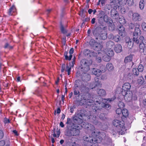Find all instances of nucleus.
I'll return each instance as SVG.
<instances>
[{
	"label": "nucleus",
	"instance_id": "obj_32",
	"mask_svg": "<svg viewBox=\"0 0 146 146\" xmlns=\"http://www.w3.org/2000/svg\"><path fill=\"white\" fill-rule=\"evenodd\" d=\"M131 0H119V4H121V5H125L127 2H128L129 3L130 1H131Z\"/></svg>",
	"mask_w": 146,
	"mask_h": 146
},
{
	"label": "nucleus",
	"instance_id": "obj_57",
	"mask_svg": "<svg viewBox=\"0 0 146 146\" xmlns=\"http://www.w3.org/2000/svg\"><path fill=\"white\" fill-rule=\"evenodd\" d=\"M134 27V25L133 24H131L129 25V28L130 29H133Z\"/></svg>",
	"mask_w": 146,
	"mask_h": 146
},
{
	"label": "nucleus",
	"instance_id": "obj_61",
	"mask_svg": "<svg viewBox=\"0 0 146 146\" xmlns=\"http://www.w3.org/2000/svg\"><path fill=\"white\" fill-rule=\"evenodd\" d=\"M65 99V96L64 95H62L61 96V100L63 102H64V100Z\"/></svg>",
	"mask_w": 146,
	"mask_h": 146
},
{
	"label": "nucleus",
	"instance_id": "obj_36",
	"mask_svg": "<svg viewBox=\"0 0 146 146\" xmlns=\"http://www.w3.org/2000/svg\"><path fill=\"white\" fill-rule=\"evenodd\" d=\"M144 1L143 0H141L139 2V6L141 9H143L144 7Z\"/></svg>",
	"mask_w": 146,
	"mask_h": 146
},
{
	"label": "nucleus",
	"instance_id": "obj_20",
	"mask_svg": "<svg viewBox=\"0 0 146 146\" xmlns=\"http://www.w3.org/2000/svg\"><path fill=\"white\" fill-rule=\"evenodd\" d=\"M146 44V42L145 43L143 42L140 43L139 45V47L140 49L142 50L143 53H145V51L146 50V46L145 45Z\"/></svg>",
	"mask_w": 146,
	"mask_h": 146
},
{
	"label": "nucleus",
	"instance_id": "obj_42",
	"mask_svg": "<svg viewBox=\"0 0 146 146\" xmlns=\"http://www.w3.org/2000/svg\"><path fill=\"white\" fill-rule=\"evenodd\" d=\"M113 44V42L111 41H109L106 43V45L109 48H111V46Z\"/></svg>",
	"mask_w": 146,
	"mask_h": 146
},
{
	"label": "nucleus",
	"instance_id": "obj_58",
	"mask_svg": "<svg viewBox=\"0 0 146 146\" xmlns=\"http://www.w3.org/2000/svg\"><path fill=\"white\" fill-rule=\"evenodd\" d=\"M4 134L3 131L1 130H0V137H3Z\"/></svg>",
	"mask_w": 146,
	"mask_h": 146
},
{
	"label": "nucleus",
	"instance_id": "obj_52",
	"mask_svg": "<svg viewBox=\"0 0 146 146\" xmlns=\"http://www.w3.org/2000/svg\"><path fill=\"white\" fill-rule=\"evenodd\" d=\"M103 19L104 21L107 22L108 21V17L107 15H104L103 17Z\"/></svg>",
	"mask_w": 146,
	"mask_h": 146
},
{
	"label": "nucleus",
	"instance_id": "obj_9",
	"mask_svg": "<svg viewBox=\"0 0 146 146\" xmlns=\"http://www.w3.org/2000/svg\"><path fill=\"white\" fill-rule=\"evenodd\" d=\"M99 76H96L94 78V84H93L92 87L91 88L93 89L94 88L97 87L98 88H101L102 86V84L99 81Z\"/></svg>",
	"mask_w": 146,
	"mask_h": 146
},
{
	"label": "nucleus",
	"instance_id": "obj_28",
	"mask_svg": "<svg viewBox=\"0 0 146 146\" xmlns=\"http://www.w3.org/2000/svg\"><path fill=\"white\" fill-rule=\"evenodd\" d=\"M125 20L123 16H119V23L122 25L125 24Z\"/></svg>",
	"mask_w": 146,
	"mask_h": 146
},
{
	"label": "nucleus",
	"instance_id": "obj_11",
	"mask_svg": "<svg viewBox=\"0 0 146 146\" xmlns=\"http://www.w3.org/2000/svg\"><path fill=\"white\" fill-rule=\"evenodd\" d=\"M125 130L124 121H119V134H120L121 135L124 134L125 133L124 131Z\"/></svg>",
	"mask_w": 146,
	"mask_h": 146
},
{
	"label": "nucleus",
	"instance_id": "obj_41",
	"mask_svg": "<svg viewBox=\"0 0 146 146\" xmlns=\"http://www.w3.org/2000/svg\"><path fill=\"white\" fill-rule=\"evenodd\" d=\"M91 53L90 51L88 49H85L84 52V54L85 56H88Z\"/></svg>",
	"mask_w": 146,
	"mask_h": 146
},
{
	"label": "nucleus",
	"instance_id": "obj_63",
	"mask_svg": "<svg viewBox=\"0 0 146 146\" xmlns=\"http://www.w3.org/2000/svg\"><path fill=\"white\" fill-rule=\"evenodd\" d=\"M72 146H80L79 144L76 143L75 142H74L72 143Z\"/></svg>",
	"mask_w": 146,
	"mask_h": 146
},
{
	"label": "nucleus",
	"instance_id": "obj_54",
	"mask_svg": "<svg viewBox=\"0 0 146 146\" xmlns=\"http://www.w3.org/2000/svg\"><path fill=\"white\" fill-rule=\"evenodd\" d=\"M4 122L5 124L10 123V121L9 119H8L7 118L5 117L4 118Z\"/></svg>",
	"mask_w": 146,
	"mask_h": 146
},
{
	"label": "nucleus",
	"instance_id": "obj_37",
	"mask_svg": "<svg viewBox=\"0 0 146 146\" xmlns=\"http://www.w3.org/2000/svg\"><path fill=\"white\" fill-rule=\"evenodd\" d=\"M139 70L137 68H133L132 70L133 73V74L136 76H138L139 74Z\"/></svg>",
	"mask_w": 146,
	"mask_h": 146
},
{
	"label": "nucleus",
	"instance_id": "obj_5",
	"mask_svg": "<svg viewBox=\"0 0 146 146\" xmlns=\"http://www.w3.org/2000/svg\"><path fill=\"white\" fill-rule=\"evenodd\" d=\"M85 59H82L80 62V65L78 66V69H80L84 74L90 70V66L87 62Z\"/></svg>",
	"mask_w": 146,
	"mask_h": 146
},
{
	"label": "nucleus",
	"instance_id": "obj_12",
	"mask_svg": "<svg viewBox=\"0 0 146 146\" xmlns=\"http://www.w3.org/2000/svg\"><path fill=\"white\" fill-rule=\"evenodd\" d=\"M74 52V49L73 48H71L70 50L69 53L70 55L68 57V52L67 51H65L64 52V55L65 57V59L66 60H70L72 57V54Z\"/></svg>",
	"mask_w": 146,
	"mask_h": 146
},
{
	"label": "nucleus",
	"instance_id": "obj_19",
	"mask_svg": "<svg viewBox=\"0 0 146 146\" xmlns=\"http://www.w3.org/2000/svg\"><path fill=\"white\" fill-rule=\"evenodd\" d=\"M60 29L61 33L63 34H65L67 33V30L64 27L62 22L60 23Z\"/></svg>",
	"mask_w": 146,
	"mask_h": 146
},
{
	"label": "nucleus",
	"instance_id": "obj_62",
	"mask_svg": "<svg viewBox=\"0 0 146 146\" xmlns=\"http://www.w3.org/2000/svg\"><path fill=\"white\" fill-rule=\"evenodd\" d=\"M80 75V71H78L76 73V76L77 77H79Z\"/></svg>",
	"mask_w": 146,
	"mask_h": 146
},
{
	"label": "nucleus",
	"instance_id": "obj_13",
	"mask_svg": "<svg viewBox=\"0 0 146 146\" xmlns=\"http://www.w3.org/2000/svg\"><path fill=\"white\" fill-rule=\"evenodd\" d=\"M119 36H120L121 38L124 37L125 35V29L123 27L122 25L120 26L119 25Z\"/></svg>",
	"mask_w": 146,
	"mask_h": 146
},
{
	"label": "nucleus",
	"instance_id": "obj_34",
	"mask_svg": "<svg viewBox=\"0 0 146 146\" xmlns=\"http://www.w3.org/2000/svg\"><path fill=\"white\" fill-rule=\"evenodd\" d=\"M127 92V91H125L124 90H123V89H122V90L121 91V93H119L120 95V96H121V95L122 96V98H124L125 96L127 94V92Z\"/></svg>",
	"mask_w": 146,
	"mask_h": 146
},
{
	"label": "nucleus",
	"instance_id": "obj_59",
	"mask_svg": "<svg viewBox=\"0 0 146 146\" xmlns=\"http://www.w3.org/2000/svg\"><path fill=\"white\" fill-rule=\"evenodd\" d=\"M96 60L98 62L100 63L102 60L101 58V57H98L97 58Z\"/></svg>",
	"mask_w": 146,
	"mask_h": 146
},
{
	"label": "nucleus",
	"instance_id": "obj_21",
	"mask_svg": "<svg viewBox=\"0 0 146 146\" xmlns=\"http://www.w3.org/2000/svg\"><path fill=\"white\" fill-rule=\"evenodd\" d=\"M66 124H67V127L68 128V129H72V128H71L72 127L71 126H70V125H72V124L74 123H72L71 122V119L69 118H68L67 119V121L66 123Z\"/></svg>",
	"mask_w": 146,
	"mask_h": 146
},
{
	"label": "nucleus",
	"instance_id": "obj_46",
	"mask_svg": "<svg viewBox=\"0 0 146 146\" xmlns=\"http://www.w3.org/2000/svg\"><path fill=\"white\" fill-rule=\"evenodd\" d=\"M125 107V104L123 102L119 101V109L123 108Z\"/></svg>",
	"mask_w": 146,
	"mask_h": 146
},
{
	"label": "nucleus",
	"instance_id": "obj_23",
	"mask_svg": "<svg viewBox=\"0 0 146 146\" xmlns=\"http://www.w3.org/2000/svg\"><path fill=\"white\" fill-rule=\"evenodd\" d=\"M98 94L100 96H104L106 95V91L103 89H100L98 92Z\"/></svg>",
	"mask_w": 146,
	"mask_h": 146
},
{
	"label": "nucleus",
	"instance_id": "obj_44",
	"mask_svg": "<svg viewBox=\"0 0 146 146\" xmlns=\"http://www.w3.org/2000/svg\"><path fill=\"white\" fill-rule=\"evenodd\" d=\"M119 9H120V11L122 14H124L125 12V10L123 7L119 6Z\"/></svg>",
	"mask_w": 146,
	"mask_h": 146
},
{
	"label": "nucleus",
	"instance_id": "obj_6",
	"mask_svg": "<svg viewBox=\"0 0 146 146\" xmlns=\"http://www.w3.org/2000/svg\"><path fill=\"white\" fill-rule=\"evenodd\" d=\"M140 25L139 24H137L136 27L135 29V31L133 34V40L134 42L138 44L139 43L138 38L139 35L141 34V31L139 29Z\"/></svg>",
	"mask_w": 146,
	"mask_h": 146
},
{
	"label": "nucleus",
	"instance_id": "obj_16",
	"mask_svg": "<svg viewBox=\"0 0 146 146\" xmlns=\"http://www.w3.org/2000/svg\"><path fill=\"white\" fill-rule=\"evenodd\" d=\"M16 12V9L14 5H12L9 9L8 14L9 15H13V14L15 13Z\"/></svg>",
	"mask_w": 146,
	"mask_h": 146
},
{
	"label": "nucleus",
	"instance_id": "obj_53",
	"mask_svg": "<svg viewBox=\"0 0 146 146\" xmlns=\"http://www.w3.org/2000/svg\"><path fill=\"white\" fill-rule=\"evenodd\" d=\"M12 132L15 136H18L19 135V134L18 133V131L16 130L13 131Z\"/></svg>",
	"mask_w": 146,
	"mask_h": 146
},
{
	"label": "nucleus",
	"instance_id": "obj_10",
	"mask_svg": "<svg viewBox=\"0 0 146 146\" xmlns=\"http://www.w3.org/2000/svg\"><path fill=\"white\" fill-rule=\"evenodd\" d=\"M103 68H104V70H101L99 69L94 68L92 70V73L95 75L97 76H99L100 75H101V73L103 72H104L105 71L106 69L105 66H103Z\"/></svg>",
	"mask_w": 146,
	"mask_h": 146
},
{
	"label": "nucleus",
	"instance_id": "obj_25",
	"mask_svg": "<svg viewBox=\"0 0 146 146\" xmlns=\"http://www.w3.org/2000/svg\"><path fill=\"white\" fill-rule=\"evenodd\" d=\"M101 133L100 131H92V132L91 135L92 136H89V137H99Z\"/></svg>",
	"mask_w": 146,
	"mask_h": 146
},
{
	"label": "nucleus",
	"instance_id": "obj_56",
	"mask_svg": "<svg viewBox=\"0 0 146 146\" xmlns=\"http://www.w3.org/2000/svg\"><path fill=\"white\" fill-rule=\"evenodd\" d=\"M5 143V141L4 140H1L0 141V146H4Z\"/></svg>",
	"mask_w": 146,
	"mask_h": 146
},
{
	"label": "nucleus",
	"instance_id": "obj_51",
	"mask_svg": "<svg viewBox=\"0 0 146 146\" xmlns=\"http://www.w3.org/2000/svg\"><path fill=\"white\" fill-rule=\"evenodd\" d=\"M66 68L65 64H63L62 65L61 72H63L65 71V68Z\"/></svg>",
	"mask_w": 146,
	"mask_h": 146
},
{
	"label": "nucleus",
	"instance_id": "obj_55",
	"mask_svg": "<svg viewBox=\"0 0 146 146\" xmlns=\"http://www.w3.org/2000/svg\"><path fill=\"white\" fill-rule=\"evenodd\" d=\"M139 40L141 42L144 43L145 42V40L144 37L143 36H140L139 37Z\"/></svg>",
	"mask_w": 146,
	"mask_h": 146
},
{
	"label": "nucleus",
	"instance_id": "obj_8",
	"mask_svg": "<svg viewBox=\"0 0 146 146\" xmlns=\"http://www.w3.org/2000/svg\"><path fill=\"white\" fill-rule=\"evenodd\" d=\"M128 112L127 110L123 109L121 110V113H119V116L121 117L122 121H123V120L128 116Z\"/></svg>",
	"mask_w": 146,
	"mask_h": 146
},
{
	"label": "nucleus",
	"instance_id": "obj_29",
	"mask_svg": "<svg viewBox=\"0 0 146 146\" xmlns=\"http://www.w3.org/2000/svg\"><path fill=\"white\" fill-rule=\"evenodd\" d=\"M106 54L108 55L109 57L111 58L113 56L114 53L113 50L111 49V48L108 50Z\"/></svg>",
	"mask_w": 146,
	"mask_h": 146
},
{
	"label": "nucleus",
	"instance_id": "obj_49",
	"mask_svg": "<svg viewBox=\"0 0 146 146\" xmlns=\"http://www.w3.org/2000/svg\"><path fill=\"white\" fill-rule=\"evenodd\" d=\"M85 80L86 81H89L91 79V77L90 74H88L86 75L85 76Z\"/></svg>",
	"mask_w": 146,
	"mask_h": 146
},
{
	"label": "nucleus",
	"instance_id": "obj_45",
	"mask_svg": "<svg viewBox=\"0 0 146 146\" xmlns=\"http://www.w3.org/2000/svg\"><path fill=\"white\" fill-rule=\"evenodd\" d=\"M137 68L138 70H139V71L140 72H142L144 68L143 66L142 65L140 64L138 66V68Z\"/></svg>",
	"mask_w": 146,
	"mask_h": 146
},
{
	"label": "nucleus",
	"instance_id": "obj_31",
	"mask_svg": "<svg viewBox=\"0 0 146 146\" xmlns=\"http://www.w3.org/2000/svg\"><path fill=\"white\" fill-rule=\"evenodd\" d=\"M60 132L59 129H57L56 131H54V133L53 134V137H59L60 135Z\"/></svg>",
	"mask_w": 146,
	"mask_h": 146
},
{
	"label": "nucleus",
	"instance_id": "obj_7",
	"mask_svg": "<svg viewBox=\"0 0 146 146\" xmlns=\"http://www.w3.org/2000/svg\"><path fill=\"white\" fill-rule=\"evenodd\" d=\"M73 119L74 123L73 125L74 126H78L79 125H82L81 124L82 123L83 120H84L78 116L74 117Z\"/></svg>",
	"mask_w": 146,
	"mask_h": 146
},
{
	"label": "nucleus",
	"instance_id": "obj_14",
	"mask_svg": "<svg viewBox=\"0 0 146 146\" xmlns=\"http://www.w3.org/2000/svg\"><path fill=\"white\" fill-rule=\"evenodd\" d=\"M132 19L135 21H140L141 20L140 15L137 13H135L133 14Z\"/></svg>",
	"mask_w": 146,
	"mask_h": 146
},
{
	"label": "nucleus",
	"instance_id": "obj_30",
	"mask_svg": "<svg viewBox=\"0 0 146 146\" xmlns=\"http://www.w3.org/2000/svg\"><path fill=\"white\" fill-rule=\"evenodd\" d=\"M102 59L105 61L109 62L111 59V58L106 54L102 56Z\"/></svg>",
	"mask_w": 146,
	"mask_h": 146
},
{
	"label": "nucleus",
	"instance_id": "obj_33",
	"mask_svg": "<svg viewBox=\"0 0 146 146\" xmlns=\"http://www.w3.org/2000/svg\"><path fill=\"white\" fill-rule=\"evenodd\" d=\"M105 144L108 146H112V145H113L112 140L110 139L107 140L105 142Z\"/></svg>",
	"mask_w": 146,
	"mask_h": 146
},
{
	"label": "nucleus",
	"instance_id": "obj_48",
	"mask_svg": "<svg viewBox=\"0 0 146 146\" xmlns=\"http://www.w3.org/2000/svg\"><path fill=\"white\" fill-rule=\"evenodd\" d=\"M141 26L143 30L146 31V23L145 22H143L142 23Z\"/></svg>",
	"mask_w": 146,
	"mask_h": 146
},
{
	"label": "nucleus",
	"instance_id": "obj_1",
	"mask_svg": "<svg viewBox=\"0 0 146 146\" xmlns=\"http://www.w3.org/2000/svg\"><path fill=\"white\" fill-rule=\"evenodd\" d=\"M116 97L115 96H114L112 98H108L107 99H104V102L101 101L100 100L98 101L97 100L95 102V103L94 106H92V109L93 110V111L94 112H96L98 111L99 110H100L103 108H104L105 109H107L110 107V105L108 104L109 102H111L113 101L115 99Z\"/></svg>",
	"mask_w": 146,
	"mask_h": 146
},
{
	"label": "nucleus",
	"instance_id": "obj_18",
	"mask_svg": "<svg viewBox=\"0 0 146 146\" xmlns=\"http://www.w3.org/2000/svg\"><path fill=\"white\" fill-rule=\"evenodd\" d=\"M85 128L88 131H91L95 129V127L93 125L89 123L86 124Z\"/></svg>",
	"mask_w": 146,
	"mask_h": 146
},
{
	"label": "nucleus",
	"instance_id": "obj_24",
	"mask_svg": "<svg viewBox=\"0 0 146 146\" xmlns=\"http://www.w3.org/2000/svg\"><path fill=\"white\" fill-rule=\"evenodd\" d=\"M14 46H12L8 42L6 43L3 46V48L5 49H8L9 50L13 49V48Z\"/></svg>",
	"mask_w": 146,
	"mask_h": 146
},
{
	"label": "nucleus",
	"instance_id": "obj_60",
	"mask_svg": "<svg viewBox=\"0 0 146 146\" xmlns=\"http://www.w3.org/2000/svg\"><path fill=\"white\" fill-rule=\"evenodd\" d=\"M96 19L95 18H93L91 20V22L92 24H94L95 22Z\"/></svg>",
	"mask_w": 146,
	"mask_h": 146
},
{
	"label": "nucleus",
	"instance_id": "obj_39",
	"mask_svg": "<svg viewBox=\"0 0 146 146\" xmlns=\"http://www.w3.org/2000/svg\"><path fill=\"white\" fill-rule=\"evenodd\" d=\"M76 57L75 56H74L73 58L72 59V61L71 63H70L69 66L71 67H73L75 62Z\"/></svg>",
	"mask_w": 146,
	"mask_h": 146
},
{
	"label": "nucleus",
	"instance_id": "obj_22",
	"mask_svg": "<svg viewBox=\"0 0 146 146\" xmlns=\"http://www.w3.org/2000/svg\"><path fill=\"white\" fill-rule=\"evenodd\" d=\"M133 55L131 54L129 55L126 57L124 60V62L125 63H127L128 62H130L133 58Z\"/></svg>",
	"mask_w": 146,
	"mask_h": 146
},
{
	"label": "nucleus",
	"instance_id": "obj_4",
	"mask_svg": "<svg viewBox=\"0 0 146 146\" xmlns=\"http://www.w3.org/2000/svg\"><path fill=\"white\" fill-rule=\"evenodd\" d=\"M82 125H79L78 126H74L72 130H68L66 133L67 136H76L79 135L80 133V130L82 129Z\"/></svg>",
	"mask_w": 146,
	"mask_h": 146
},
{
	"label": "nucleus",
	"instance_id": "obj_15",
	"mask_svg": "<svg viewBox=\"0 0 146 146\" xmlns=\"http://www.w3.org/2000/svg\"><path fill=\"white\" fill-rule=\"evenodd\" d=\"M133 94L131 92L129 91L127 92L124 98L127 102L130 101L132 98Z\"/></svg>",
	"mask_w": 146,
	"mask_h": 146
},
{
	"label": "nucleus",
	"instance_id": "obj_2",
	"mask_svg": "<svg viewBox=\"0 0 146 146\" xmlns=\"http://www.w3.org/2000/svg\"><path fill=\"white\" fill-rule=\"evenodd\" d=\"M107 27L104 25H100L97 27L94 30L96 34L98 35V36L101 39L105 40L107 37V33L106 30L107 29Z\"/></svg>",
	"mask_w": 146,
	"mask_h": 146
},
{
	"label": "nucleus",
	"instance_id": "obj_43",
	"mask_svg": "<svg viewBox=\"0 0 146 146\" xmlns=\"http://www.w3.org/2000/svg\"><path fill=\"white\" fill-rule=\"evenodd\" d=\"M113 124L114 126L117 127L119 125V120L115 119L113 121Z\"/></svg>",
	"mask_w": 146,
	"mask_h": 146
},
{
	"label": "nucleus",
	"instance_id": "obj_17",
	"mask_svg": "<svg viewBox=\"0 0 146 146\" xmlns=\"http://www.w3.org/2000/svg\"><path fill=\"white\" fill-rule=\"evenodd\" d=\"M131 86L130 84L129 83H124L122 86V89L125 91H129L131 88Z\"/></svg>",
	"mask_w": 146,
	"mask_h": 146
},
{
	"label": "nucleus",
	"instance_id": "obj_40",
	"mask_svg": "<svg viewBox=\"0 0 146 146\" xmlns=\"http://www.w3.org/2000/svg\"><path fill=\"white\" fill-rule=\"evenodd\" d=\"M71 67H71L70 66V67H69V66H68L67 64L66 65V69L65 71L66 72H68V75H69L70 74Z\"/></svg>",
	"mask_w": 146,
	"mask_h": 146
},
{
	"label": "nucleus",
	"instance_id": "obj_38",
	"mask_svg": "<svg viewBox=\"0 0 146 146\" xmlns=\"http://www.w3.org/2000/svg\"><path fill=\"white\" fill-rule=\"evenodd\" d=\"M137 82L139 84H142L144 82V79L143 77L141 76L140 77V78L137 80Z\"/></svg>",
	"mask_w": 146,
	"mask_h": 146
},
{
	"label": "nucleus",
	"instance_id": "obj_64",
	"mask_svg": "<svg viewBox=\"0 0 146 146\" xmlns=\"http://www.w3.org/2000/svg\"><path fill=\"white\" fill-rule=\"evenodd\" d=\"M143 104L145 106H146V99L144 100L143 101Z\"/></svg>",
	"mask_w": 146,
	"mask_h": 146
},
{
	"label": "nucleus",
	"instance_id": "obj_26",
	"mask_svg": "<svg viewBox=\"0 0 146 146\" xmlns=\"http://www.w3.org/2000/svg\"><path fill=\"white\" fill-rule=\"evenodd\" d=\"M106 68L109 71L113 70L114 67L113 65L111 63H108L106 65Z\"/></svg>",
	"mask_w": 146,
	"mask_h": 146
},
{
	"label": "nucleus",
	"instance_id": "obj_50",
	"mask_svg": "<svg viewBox=\"0 0 146 146\" xmlns=\"http://www.w3.org/2000/svg\"><path fill=\"white\" fill-rule=\"evenodd\" d=\"M74 94L75 95H78V96H79L80 95V92L76 90V89H74Z\"/></svg>",
	"mask_w": 146,
	"mask_h": 146
},
{
	"label": "nucleus",
	"instance_id": "obj_27",
	"mask_svg": "<svg viewBox=\"0 0 146 146\" xmlns=\"http://www.w3.org/2000/svg\"><path fill=\"white\" fill-rule=\"evenodd\" d=\"M125 41L128 46H130L131 44H133V42H131V39L128 37L127 36L125 37Z\"/></svg>",
	"mask_w": 146,
	"mask_h": 146
},
{
	"label": "nucleus",
	"instance_id": "obj_3",
	"mask_svg": "<svg viewBox=\"0 0 146 146\" xmlns=\"http://www.w3.org/2000/svg\"><path fill=\"white\" fill-rule=\"evenodd\" d=\"M86 111L83 110H80V112L77 114V116L82 119L84 120H86V118H88L90 119V121L94 124L97 125L99 124V122L97 119L96 116L94 117L92 115L88 116L86 113Z\"/></svg>",
	"mask_w": 146,
	"mask_h": 146
},
{
	"label": "nucleus",
	"instance_id": "obj_47",
	"mask_svg": "<svg viewBox=\"0 0 146 146\" xmlns=\"http://www.w3.org/2000/svg\"><path fill=\"white\" fill-rule=\"evenodd\" d=\"M111 3H113L115 5H118L119 3V0H111Z\"/></svg>",
	"mask_w": 146,
	"mask_h": 146
},
{
	"label": "nucleus",
	"instance_id": "obj_35",
	"mask_svg": "<svg viewBox=\"0 0 146 146\" xmlns=\"http://www.w3.org/2000/svg\"><path fill=\"white\" fill-rule=\"evenodd\" d=\"M95 44H94L93 46V47L94 50H95L96 51H97L98 52V53L99 54L100 53V52H99L100 50H101V49H98V46L96 45V44H98L97 43H94Z\"/></svg>",
	"mask_w": 146,
	"mask_h": 146
}]
</instances>
